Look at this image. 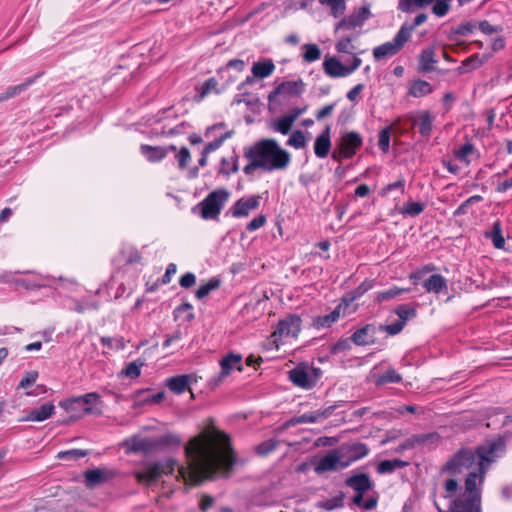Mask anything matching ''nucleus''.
I'll list each match as a JSON object with an SVG mask.
<instances>
[{
  "label": "nucleus",
  "instance_id": "aec40b11",
  "mask_svg": "<svg viewBox=\"0 0 512 512\" xmlns=\"http://www.w3.org/2000/svg\"><path fill=\"white\" fill-rule=\"evenodd\" d=\"M55 281L56 279L54 277L48 275L32 274L27 278L20 277L19 287H23L25 289H39L42 287H50Z\"/></svg>",
  "mask_w": 512,
  "mask_h": 512
},
{
  "label": "nucleus",
  "instance_id": "a878e982",
  "mask_svg": "<svg viewBox=\"0 0 512 512\" xmlns=\"http://www.w3.org/2000/svg\"><path fill=\"white\" fill-rule=\"evenodd\" d=\"M274 70L275 65L271 59L254 62L251 68L253 77L257 79H264L271 76Z\"/></svg>",
  "mask_w": 512,
  "mask_h": 512
},
{
  "label": "nucleus",
  "instance_id": "4468645a",
  "mask_svg": "<svg viewBox=\"0 0 512 512\" xmlns=\"http://www.w3.org/2000/svg\"><path fill=\"white\" fill-rule=\"evenodd\" d=\"M260 201L261 196L259 195L242 197L231 207V214L234 218L247 217L251 211L256 210L259 207Z\"/></svg>",
  "mask_w": 512,
  "mask_h": 512
},
{
  "label": "nucleus",
  "instance_id": "4c0bfd02",
  "mask_svg": "<svg viewBox=\"0 0 512 512\" xmlns=\"http://www.w3.org/2000/svg\"><path fill=\"white\" fill-rule=\"evenodd\" d=\"M99 400V395L95 392H91V393H87L83 396H79V397H75V398H71V399H68L64 402H61V406L64 407L65 409H69L70 406L74 403H84L86 405H90L92 403H95L96 401Z\"/></svg>",
  "mask_w": 512,
  "mask_h": 512
},
{
  "label": "nucleus",
  "instance_id": "052dcab7",
  "mask_svg": "<svg viewBox=\"0 0 512 512\" xmlns=\"http://www.w3.org/2000/svg\"><path fill=\"white\" fill-rule=\"evenodd\" d=\"M394 190L399 191V193H401V194H403L405 192V180L403 178L397 180L396 182L386 185L382 189L380 194L382 196H387L389 193H391Z\"/></svg>",
  "mask_w": 512,
  "mask_h": 512
},
{
  "label": "nucleus",
  "instance_id": "412c9836",
  "mask_svg": "<svg viewBox=\"0 0 512 512\" xmlns=\"http://www.w3.org/2000/svg\"><path fill=\"white\" fill-rule=\"evenodd\" d=\"M176 150L175 146L161 147V146H150L141 145V154L150 162H159L166 157L169 151Z\"/></svg>",
  "mask_w": 512,
  "mask_h": 512
},
{
  "label": "nucleus",
  "instance_id": "09e8293b",
  "mask_svg": "<svg viewBox=\"0 0 512 512\" xmlns=\"http://www.w3.org/2000/svg\"><path fill=\"white\" fill-rule=\"evenodd\" d=\"M373 286V280L365 279L356 289L352 291V296L348 299L349 305L351 304L352 301L356 300L357 298H360L363 294L372 289Z\"/></svg>",
  "mask_w": 512,
  "mask_h": 512
},
{
  "label": "nucleus",
  "instance_id": "680f3d73",
  "mask_svg": "<svg viewBox=\"0 0 512 512\" xmlns=\"http://www.w3.org/2000/svg\"><path fill=\"white\" fill-rule=\"evenodd\" d=\"M378 146L381 151L387 152L390 147V128H384L379 133Z\"/></svg>",
  "mask_w": 512,
  "mask_h": 512
},
{
  "label": "nucleus",
  "instance_id": "bf43d9fd",
  "mask_svg": "<svg viewBox=\"0 0 512 512\" xmlns=\"http://www.w3.org/2000/svg\"><path fill=\"white\" fill-rule=\"evenodd\" d=\"M245 157L247 159H249L250 163L247 164L244 168H243V172L245 174H251L254 170L260 168L261 169V164H259V160L257 158H255V154L253 153V151L251 150V148L246 151L245 153Z\"/></svg>",
  "mask_w": 512,
  "mask_h": 512
},
{
  "label": "nucleus",
  "instance_id": "13d9d810",
  "mask_svg": "<svg viewBox=\"0 0 512 512\" xmlns=\"http://www.w3.org/2000/svg\"><path fill=\"white\" fill-rule=\"evenodd\" d=\"M101 343L104 346H107L111 349L115 350H123L126 347L125 341L122 337L112 338V337H102Z\"/></svg>",
  "mask_w": 512,
  "mask_h": 512
},
{
  "label": "nucleus",
  "instance_id": "1a4fd4ad",
  "mask_svg": "<svg viewBox=\"0 0 512 512\" xmlns=\"http://www.w3.org/2000/svg\"><path fill=\"white\" fill-rule=\"evenodd\" d=\"M219 364L220 372L209 380V385L212 388L219 386L232 371H242V356L236 353H229L220 360Z\"/></svg>",
  "mask_w": 512,
  "mask_h": 512
},
{
  "label": "nucleus",
  "instance_id": "423d86ee",
  "mask_svg": "<svg viewBox=\"0 0 512 512\" xmlns=\"http://www.w3.org/2000/svg\"><path fill=\"white\" fill-rule=\"evenodd\" d=\"M410 37L411 29H408L407 25H402L391 41L385 42L373 49L374 59L380 61L398 54Z\"/></svg>",
  "mask_w": 512,
  "mask_h": 512
},
{
  "label": "nucleus",
  "instance_id": "f257e3e1",
  "mask_svg": "<svg viewBox=\"0 0 512 512\" xmlns=\"http://www.w3.org/2000/svg\"><path fill=\"white\" fill-rule=\"evenodd\" d=\"M184 450L186 465L177 466L172 459L147 464L141 471L134 472L137 482L150 485L177 468L178 477L186 485L196 486L206 479L229 476L236 462L229 436L214 425L192 437Z\"/></svg>",
  "mask_w": 512,
  "mask_h": 512
},
{
  "label": "nucleus",
  "instance_id": "2eb2a0df",
  "mask_svg": "<svg viewBox=\"0 0 512 512\" xmlns=\"http://www.w3.org/2000/svg\"><path fill=\"white\" fill-rule=\"evenodd\" d=\"M371 17L370 10L367 6L361 7L355 13L343 18L337 25L336 30L347 29L352 30L361 27Z\"/></svg>",
  "mask_w": 512,
  "mask_h": 512
},
{
  "label": "nucleus",
  "instance_id": "cd10ccee",
  "mask_svg": "<svg viewBox=\"0 0 512 512\" xmlns=\"http://www.w3.org/2000/svg\"><path fill=\"white\" fill-rule=\"evenodd\" d=\"M488 59L487 56L480 57L479 54H473L467 57L462 64L458 67L459 74H465L481 67Z\"/></svg>",
  "mask_w": 512,
  "mask_h": 512
},
{
  "label": "nucleus",
  "instance_id": "39448f33",
  "mask_svg": "<svg viewBox=\"0 0 512 512\" xmlns=\"http://www.w3.org/2000/svg\"><path fill=\"white\" fill-rule=\"evenodd\" d=\"M229 195L230 193L224 188L210 192L197 206L201 217L205 220L217 219Z\"/></svg>",
  "mask_w": 512,
  "mask_h": 512
},
{
  "label": "nucleus",
  "instance_id": "79ce46f5",
  "mask_svg": "<svg viewBox=\"0 0 512 512\" xmlns=\"http://www.w3.org/2000/svg\"><path fill=\"white\" fill-rule=\"evenodd\" d=\"M219 285L220 281L215 278H212L205 284L200 285L196 290L195 295L198 299H203L204 297L209 295L213 290L217 289Z\"/></svg>",
  "mask_w": 512,
  "mask_h": 512
},
{
  "label": "nucleus",
  "instance_id": "72a5a7b5",
  "mask_svg": "<svg viewBox=\"0 0 512 512\" xmlns=\"http://www.w3.org/2000/svg\"><path fill=\"white\" fill-rule=\"evenodd\" d=\"M433 121L434 117L428 111H423L420 113L416 124L418 125L419 132L422 136L427 137L431 134Z\"/></svg>",
  "mask_w": 512,
  "mask_h": 512
},
{
  "label": "nucleus",
  "instance_id": "e433bc0d",
  "mask_svg": "<svg viewBox=\"0 0 512 512\" xmlns=\"http://www.w3.org/2000/svg\"><path fill=\"white\" fill-rule=\"evenodd\" d=\"M475 152L476 149L474 145L470 142H466L458 150H456L454 154L459 161L468 166L471 163L470 156Z\"/></svg>",
  "mask_w": 512,
  "mask_h": 512
},
{
  "label": "nucleus",
  "instance_id": "f03ea898",
  "mask_svg": "<svg viewBox=\"0 0 512 512\" xmlns=\"http://www.w3.org/2000/svg\"><path fill=\"white\" fill-rule=\"evenodd\" d=\"M505 452L502 438L486 440L474 450L460 449L445 465L452 474L467 472L465 491L451 505V512H480L481 487L492 463Z\"/></svg>",
  "mask_w": 512,
  "mask_h": 512
},
{
  "label": "nucleus",
  "instance_id": "0eeeda50",
  "mask_svg": "<svg viewBox=\"0 0 512 512\" xmlns=\"http://www.w3.org/2000/svg\"><path fill=\"white\" fill-rule=\"evenodd\" d=\"M321 374L320 368L299 365L289 372V379L295 386L308 390L317 384Z\"/></svg>",
  "mask_w": 512,
  "mask_h": 512
},
{
  "label": "nucleus",
  "instance_id": "a19ab883",
  "mask_svg": "<svg viewBox=\"0 0 512 512\" xmlns=\"http://www.w3.org/2000/svg\"><path fill=\"white\" fill-rule=\"evenodd\" d=\"M303 60L311 63L317 61L321 57V50L316 44H304Z\"/></svg>",
  "mask_w": 512,
  "mask_h": 512
},
{
  "label": "nucleus",
  "instance_id": "9b49d317",
  "mask_svg": "<svg viewBox=\"0 0 512 512\" xmlns=\"http://www.w3.org/2000/svg\"><path fill=\"white\" fill-rule=\"evenodd\" d=\"M361 63L362 60L357 56L353 57L351 66H345L336 57H330L324 60L323 70L329 77L341 78L352 74L360 67Z\"/></svg>",
  "mask_w": 512,
  "mask_h": 512
},
{
  "label": "nucleus",
  "instance_id": "5fc2aeb1",
  "mask_svg": "<svg viewBox=\"0 0 512 512\" xmlns=\"http://www.w3.org/2000/svg\"><path fill=\"white\" fill-rule=\"evenodd\" d=\"M293 123L294 122L285 115V116L279 118L275 122L273 128H274L275 131H277V132H279V133H281L283 135H286V134H288L290 132Z\"/></svg>",
  "mask_w": 512,
  "mask_h": 512
},
{
  "label": "nucleus",
  "instance_id": "774afa93",
  "mask_svg": "<svg viewBox=\"0 0 512 512\" xmlns=\"http://www.w3.org/2000/svg\"><path fill=\"white\" fill-rule=\"evenodd\" d=\"M479 29L482 33L486 35H492L500 31L499 27L491 25L487 20L479 22Z\"/></svg>",
  "mask_w": 512,
  "mask_h": 512
},
{
  "label": "nucleus",
  "instance_id": "bb28decb",
  "mask_svg": "<svg viewBox=\"0 0 512 512\" xmlns=\"http://www.w3.org/2000/svg\"><path fill=\"white\" fill-rule=\"evenodd\" d=\"M423 287L428 293L439 294L443 290H447V281L440 274H433L423 282Z\"/></svg>",
  "mask_w": 512,
  "mask_h": 512
},
{
  "label": "nucleus",
  "instance_id": "f3484780",
  "mask_svg": "<svg viewBox=\"0 0 512 512\" xmlns=\"http://www.w3.org/2000/svg\"><path fill=\"white\" fill-rule=\"evenodd\" d=\"M127 453L150 452L155 447V443L146 437L132 436L124 441Z\"/></svg>",
  "mask_w": 512,
  "mask_h": 512
},
{
  "label": "nucleus",
  "instance_id": "4d7b16f0",
  "mask_svg": "<svg viewBox=\"0 0 512 512\" xmlns=\"http://www.w3.org/2000/svg\"><path fill=\"white\" fill-rule=\"evenodd\" d=\"M432 2H433V0H400L399 1V9L404 12H407L412 8V6L422 8Z\"/></svg>",
  "mask_w": 512,
  "mask_h": 512
},
{
  "label": "nucleus",
  "instance_id": "338daca9",
  "mask_svg": "<svg viewBox=\"0 0 512 512\" xmlns=\"http://www.w3.org/2000/svg\"><path fill=\"white\" fill-rule=\"evenodd\" d=\"M196 283V276L191 273L187 272L183 276H181L179 280V284L183 288H190Z\"/></svg>",
  "mask_w": 512,
  "mask_h": 512
},
{
  "label": "nucleus",
  "instance_id": "20e7f679",
  "mask_svg": "<svg viewBox=\"0 0 512 512\" xmlns=\"http://www.w3.org/2000/svg\"><path fill=\"white\" fill-rule=\"evenodd\" d=\"M301 326L302 320L300 316L296 314L286 316L278 322L275 330L268 338L265 347L269 350L278 349L280 345L284 344L288 339L297 338L301 331Z\"/></svg>",
  "mask_w": 512,
  "mask_h": 512
},
{
  "label": "nucleus",
  "instance_id": "603ef678",
  "mask_svg": "<svg viewBox=\"0 0 512 512\" xmlns=\"http://www.w3.org/2000/svg\"><path fill=\"white\" fill-rule=\"evenodd\" d=\"M279 441L276 439H269L266 441H263L259 445L256 446L255 450L258 455L265 456L276 449L278 446Z\"/></svg>",
  "mask_w": 512,
  "mask_h": 512
},
{
  "label": "nucleus",
  "instance_id": "9d476101",
  "mask_svg": "<svg viewBox=\"0 0 512 512\" xmlns=\"http://www.w3.org/2000/svg\"><path fill=\"white\" fill-rule=\"evenodd\" d=\"M362 145V138L359 133L351 131L344 134L341 138L338 151L335 150L332 154L334 160L340 161L342 158L350 159L355 154L357 149Z\"/></svg>",
  "mask_w": 512,
  "mask_h": 512
},
{
  "label": "nucleus",
  "instance_id": "ea45409f",
  "mask_svg": "<svg viewBox=\"0 0 512 512\" xmlns=\"http://www.w3.org/2000/svg\"><path fill=\"white\" fill-rule=\"evenodd\" d=\"M425 209V205L421 202H409L400 209L403 216L415 217L420 215Z\"/></svg>",
  "mask_w": 512,
  "mask_h": 512
},
{
  "label": "nucleus",
  "instance_id": "c85d7f7f",
  "mask_svg": "<svg viewBox=\"0 0 512 512\" xmlns=\"http://www.w3.org/2000/svg\"><path fill=\"white\" fill-rule=\"evenodd\" d=\"M437 60L435 58V51L433 48L424 49L419 57V68L422 72H430L435 69Z\"/></svg>",
  "mask_w": 512,
  "mask_h": 512
},
{
  "label": "nucleus",
  "instance_id": "a18cd8bd",
  "mask_svg": "<svg viewBox=\"0 0 512 512\" xmlns=\"http://www.w3.org/2000/svg\"><path fill=\"white\" fill-rule=\"evenodd\" d=\"M88 455V452L86 450L82 449H71V450H65L60 451L57 453L56 458L59 460H78L80 458H83Z\"/></svg>",
  "mask_w": 512,
  "mask_h": 512
},
{
  "label": "nucleus",
  "instance_id": "8fccbe9b",
  "mask_svg": "<svg viewBox=\"0 0 512 512\" xmlns=\"http://www.w3.org/2000/svg\"><path fill=\"white\" fill-rule=\"evenodd\" d=\"M287 145L295 148V149H301L304 148L306 145V139L302 131L296 130L292 132L290 138L287 141Z\"/></svg>",
  "mask_w": 512,
  "mask_h": 512
},
{
  "label": "nucleus",
  "instance_id": "e2e57ef3",
  "mask_svg": "<svg viewBox=\"0 0 512 512\" xmlns=\"http://www.w3.org/2000/svg\"><path fill=\"white\" fill-rule=\"evenodd\" d=\"M38 378L37 371H29L27 372L24 377L21 379L18 388L19 389H26L30 387L32 384L36 382Z\"/></svg>",
  "mask_w": 512,
  "mask_h": 512
},
{
  "label": "nucleus",
  "instance_id": "7c9ffc66",
  "mask_svg": "<svg viewBox=\"0 0 512 512\" xmlns=\"http://www.w3.org/2000/svg\"><path fill=\"white\" fill-rule=\"evenodd\" d=\"M190 381L189 375H178L167 379V387L176 394L183 393Z\"/></svg>",
  "mask_w": 512,
  "mask_h": 512
},
{
  "label": "nucleus",
  "instance_id": "de8ad7c7",
  "mask_svg": "<svg viewBox=\"0 0 512 512\" xmlns=\"http://www.w3.org/2000/svg\"><path fill=\"white\" fill-rule=\"evenodd\" d=\"M231 134H232L231 131H227V132L221 134L220 136H217L213 141L209 142L203 149L205 154H210L211 152L219 149L222 146V144L224 143V141L231 137Z\"/></svg>",
  "mask_w": 512,
  "mask_h": 512
},
{
  "label": "nucleus",
  "instance_id": "dca6fc26",
  "mask_svg": "<svg viewBox=\"0 0 512 512\" xmlns=\"http://www.w3.org/2000/svg\"><path fill=\"white\" fill-rule=\"evenodd\" d=\"M332 412V407H328L324 410H317L307 412L299 416L292 417L284 423V428H289L299 424L305 423H317L323 419H326Z\"/></svg>",
  "mask_w": 512,
  "mask_h": 512
},
{
  "label": "nucleus",
  "instance_id": "473e14b6",
  "mask_svg": "<svg viewBox=\"0 0 512 512\" xmlns=\"http://www.w3.org/2000/svg\"><path fill=\"white\" fill-rule=\"evenodd\" d=\"M238 171V156L232 154L228 157H223L220 162V167L218 170L219 174L224 176H230L233 173Z\"/></svg>",
  "mask_w": 512,
  "mask_h": 512
},
{
  "label": "nucleus",
  "instance_id": "c9c22d12",
  "mask_svg": "<svg viewBox=\"0 0 512 512\" xmlns=\"http://www.w3.org/2000/svg\"><path fill=\"white\" fill-rule=\"evenodd\" d=\"M431 435H413L410 438H407L403 441L396 449L395 452L401 453L404 450L413 449L416 446H420L421 443H424L426 439L430 438Z\"/></svg>",
  "mask_w": 512,
  "mask_h": 512
},
{
  "label": "nucleus",
  "instance_id": "4be33fe9",
  "mask_svg": "<svg viewBox=\"0 0 512 512\" xmlns=\"http://www.w3.org/2000/svg\"><path fill=\"white\" fill-rule=\"evenodd\" d=\"M375 333V327L371 324H366L352 334L351 340L358 346L370 345L374 343Z\"/></svg>",
  "mask_w": 512,
  "mask_h": 512
},
{
  "label": "nucleus",
  "instance_id": "393cba45",
  "mask_svg": "<svg viewBox=\"0 0 512 512\" xmlns=\"http://www.w3.org/2000/svg\"><path fill=\"white\" fill-rule=\"evenodd\" d=\"M55 411V406L52 403H45L39 408L32 410L25 418L21 421H35L42 422L50 418Z\"/></svg>",
  "mask_w": 512,
  "mask_h": 512
},
{
  "label": "nucleus",
  "instance_id": "b1692460",
  "mask_svg": "<svg viewBox=\"0 0 512 512\" xmlns=\"http://www.w3.org/2000/svg\"><path fill=\"white\" fill-rule=\"evenodd\" d=\"M346 485L356 492L365 493L372 487L370 478L365 473H359L346 479Z\"/></svg>",
  "mask_w": 512,
  "mask_h": 512
},
{
  "label": "nucleus",
  "instance_id": "ddd939ff",
  "mask_svg": "<svg viewBox=\"0 0 512 512\" xmlns=\"http://www.w3.org/2000/svg\"><path fill=\"white\" fill-rule=\"evenodd\" d=\"M349 307L348 298L344 297L341 302L327 315L317 316L313 320V326L317 329L330 328L341 316L346 315Z\"/></svg>",
  "mask_w": 512,
  "mask_h": 512
},
{
  "label": "nucleus",
  "instance_id": "5701e85b",
  "mask_svg": "<svg viewBox=\"0 0 512 512\" xmlns=\"http://www.w3.org/2000/svg\"><path fill=\"white\" fill-rule=\"evenodd\" d=\"M345 455L344 461H349V465L359 459L364 458L369 453V448L364 443H354L342 449Z\"/></svg>",
  "mask_w": 512,
  "mask_h": 512
},
{
  "label": "nucleus",
  "instance_id": "6e6d98bb",
  "mask_svg": "<svg viewBox=\"0 0 512 512\" xmlns=\"http://www.w3.org/2000/svg\"><path fill=\"white\" fill-rule=\"evenodd\" d=\"M335 49L339 53L352 54L355 50V46L352 44V39L350 37H342L337 41Z\"/></svg>",
  "mask_w": 512,
  "mask_h": 512
},
{
  "label": "nucleus",
  "instance_id": "0e129e2a",
  "mask_svg": "<svg viewBox=\"0 0 512 512\" xmlns=\"http://www.w3.org/2000/svg\"><path fill=\"white\" fill-rule=\"evenodd\" d=\"M190 158H191L190 152L186 147H182L176 155L178 165L181 169L186 168V166L188 165V163L190 161Z\"/></svg>",
  "mask_w": 512,
  "mask_h": 512
},
{
  "label": "nucleus",
  "instance_id": "864d4df0",
  "mask_svg": "<svg viewBox=\"0 0 512 512\" xmlns=\"http://www.w3.org/2000/svg\"><path fill=\"white\" fill-rule=\"evenodd\" d=\"M321 3L327 4L331 8L332 15L334 17H339L343 15L345 11V1L344 0H320Z\"/></svg>",
  "mask_w": 512,
  "mask_h": 512
},
{
  "label": "nucleus",
  "instance_id": "37998d69",
  "mask_svg": "<svg viewBox=\"0 0 512 512\" xmlns=\"http://www.w3.org/2000/svg\"><path fill=\"white\" fill-rule=\"evenodd\" d=\"M401 380H402V377L398 372H396V370L388 369L387 371H385L383 374H381L377 378L376 384L384 385L387 383H399V382H401Z\"/></svg>",
  "mask_w": 512,
  "mask_h": 512
},
{
  "label": "nucleus",
  "instance_id": "7ed1b4c3",
  "mask_svg": "<svg viewBox=\"0 0 512 512\" xmlns=\"http://www.w3.org/2000/svg\"><path fill=\"white\" fill-rule=\"evenodd\" d=\"M251 150L259 160L261 169L267 172L284 170L291 162L290 153L281 148L274 139L260 140Z\"/></svg>",
  "mask_w": 512,
  "mask_h": 512
},
{
  "label": "nucleus",
  "instance_id": "49530a36",
  "mask_svg": "<svg viewBox=\"0 0 512 512\" xmlns=\"http://www.w3.org/2000/svg\"><path fill=\"white\" fill-rule=\"evenodd\" d=\"M20 274L19 271H3L0 273V284L13 285L19 287L20 285Z\"/></svg>",
  "mask_w": 512,
  "mask_h": 512
},
{
  "label": "nucleus",
  "instance_id": "a211bd4d",
  "mask_svg": "<svg viewBox=\"0 0 512 512\" xmlns=\"http://www.w3.org/2000/svg\"><path fill=\"white\" fill-rule=\"evenodd\" d=\"M331 148V126L327 125L325 129L319 134L314 142V153L320 158L324 159L328 156Z\"/></svg>",
  "mask_w": 512,
  "mask_h": 512
},
{
  "label": "nucleus",
  "instance_id": "c756f323",
  "mask_svg": "<svg viewBox=\"0 0 512 512\" xmlns=\"http://www.w3.org/2000/svg\"><path fill=\"white\" fill-rule=\"evenodd\" d=\"M433 88L429 82L424 80H416L411 83L408 93L412 97L421 98L432 93Z\"/></svg>",
  "mask_w": 512,
  "mask_h": 512
},
{
  "label": "nucleus",
  "instance_id": "f8f14e48",
  "mask_svg": "<svg viewBox=\"0 0 512 512\" xmlns=\"http://www.w3.org/2000/svg\"><path fill=\"white\" fill-rule=\"evenodd\" d=\"M118 472L113 468L99 467L84 472V482L87 488H95L104 483L112 481Z\"/></svg>",
  "mask_w": 512,
  "mask_h": 512
},
{
  "label": "nucleus",
  "instance_id": "69168bd1",
  "mask_svg": "<svg viewBox=\"0 0 512 512\" xmlns=\"http://www.w3.org/2000/svg\"><path fill=\"white\" fill-rule=\"evenodd\" d=\"M266 223V217L263 214H260L256 217H254L246 226V229L248 231H255L262 226H264Z\"/></svg>",
  "mask_w": 512,
  "mask_h": 512
},
{
  "label": "nucleus",
  "instance_id": "58836bf2",
  "mask_svg": "<svg viewBox=\"0 0 512 512\" xmlns=\"http://www.w3.org/2000/svg\"><path fill=\"white\" fill-rule=\"evenodd\" d=\"M144 366V361L141 359L130 362L120 373L121 376H125L131 379L138 378L141 374V368Z\"/></svg>",
  "mask_w": 512,
  "mask_h": 512
},
{
  "label": "nucleus",
  "instance_id": "6e6552de",
  "mask_svg": "<svg viewBox=\"0 0 512 512\" xmlns=\"http://www.w3.org/2000/svg\"><path fill=\"white\" fill-rule=\"evenodd\" d=\"M344 459L345 455L343 454V450H331L314 462V472L322 474L325 472L344 469L349 466V461H344Z\"/></svg>",
  "mask_w": 512,
  "mask_h": 512
},
{
  "label": "nucleus",
  "instance_id": "2f4dec72",
  "mask_svg": "<svg viewBox=\"0 0 512 512\" xmlns=\"http://www.w3.org/2000/svg\"><path fill=\"white\" fill-rule=\"evenodd\" d=\"M485 237L491 239L493 245L497 249H503L505 246V239L502 235V226L499 220L495 221L492 225L490 232H485Z\"/></svg>",
  "mask_w": 512,
  "mask_h": 512
},
{
  "label": "nucleus",
  "instance_id": "3c124183",
  "mask_svg": "<svg viewBox=\"0 0 512 512\" xmlns=\"http://www.w3.org/2000/svg\"><path fill=\"white\" fill-rule=\"evenodd\" d=\"M395 313L399 317V320L404 321L405 324L409 319L416 316L415 308L409 305H399L396 308Z\"/></svg>",
  "mask_w": 512,
  "mask_h": 512
},
{
  "label": "nucleus",
  "instance_id": "c03bdc74",
  "mask_svg": "<svg viewBox=\"0 0 512 512\" xmlns=\"http://www.w3.org/2000/svg\"><path fill=\"white\" fill-rule=\"evenodd\" d=\"M409 291H410L409 288H399L397 286H393L385 291L378 292L377 300L380 302L387 301V300H390V299H393V298L399 296L402 293L409 292Z\"/></svg>",
  "mask_w": 512,
  "mask_h": 512
},
{
  "label": "nucleus",
  "instance_id": "6ab92c4d",
  "mask_svg": "<svg viewBox=\"0 0 512 512\" xmlns=\"http://www.w3.org/2000/svg\"><path fill=\"white\" fill-rule=\"evenodd\" d=\"M304 91V83L301 79L294 81H286L279 84L275 90L270 94L269 98L276 95L283 96H298Z\"/></svg>",
  "mask_w": 512,
  "mask_h": 512
},
{
  "label": "nucleus",
  "instance_id": "f704fd0d",
  "mask_svg": "<svg viewBox=\"0 0 512 512\" xmlns=\"http://www.w3.org/2000/svg\"><path fill=\"white\" fill-rule=\"evenodd\" d=\"M408 465V462L393 459V460H383L377 466V472L380 474H390L394 472L398 468H403Z\"/></svg>",
  "mask_w": 512,
  "mask_h": 512
}]
</instances>
